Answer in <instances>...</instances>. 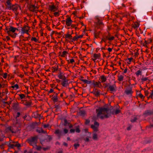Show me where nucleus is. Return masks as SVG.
<instances>
[{"instance_id":"1","label":"nucleus","mask_w":153,"mask_h":153,"mask_svg":"<svg viewBox=\"0 0 153 153\" xmlns=\"http://www.w3.org/2000/svg\"><path fill=\"white\" fill-rule=\"evenodd\" d=\"M96 111L97 117H99L100 114H106L104 116H101L100 117V118L102 119L104 118H108L111 116V114H114L113 111L111 112V109L107 108H99L96 109Z\"/></svg>"},{"instance_id":"2","label":"nucleus","mask_w":153,"mask_h":153,"mask_svg":"<svg viewBox=\"0 0 153 153\" xmlns=\"http://www.w3.org/2000/svg\"><path fill=\"white\" fill-rule=\"evenodd\" d=\"M16 30H18V29L11 26H10L8 27H6L5 31L9 36L13 38H15L17 34L15 33Z\"/></svg>"},{"instance_id":"3","label":"nucleus","mask_w":153,"mask_h":153,"mask_svg":"<svg viewBox=\"0 0 153 153\" xmlns=\"http://www.w3.org/2000/svg\"><path fill=\"white\" fill-rule=\"evenodd\" d=\"M38 140V136L37 135L33 137H31L27 139L26 140V142L30 146L34 147L35 145H36L37 143Z\"/></svg>"},{"instance_id":"4","label":"nucleus","mask_w":153,"mask_h":153,"mask_svg":"<svg viewBox=\"0 0 153 153\" xmlns=\"http://www.w3.org/2000/svg\"><path fill=\"white\" fill-rule=\"evenodd\" d=\"M19 131L18 128L17 127H13L12 126H9L7 127L5 130V131L7 133L10 132L12 133L16 134Z\"/></svg>"},{"instance_id":"5","label":"nucleus","mask_w":153,"mask_h":153,"mask_svg":"<svg viewBox=\"0 0 153 153\" xmlns=\"http://www.w3.org/2000/svg\"><path fill=\"white\" fill-rule=\"evenodd\" d=\"M13 143H14V144L10 143L8 145L9 149H13L15 147H16L18 148L21 147V145L18 143V142H13Z\"/></svg>"},{"instance_id":"6","label":"nucleus","mask_w":153,"mask_h":153,"mask_svg":"<svg viewBox=\"0 0 153 153\" xmlns=\"http://www.w3.org/2000/svg\"><path fill=\"white\" fill-rule=\"evenodd\" d=\"M99 123L96 121H95L94 123V125H91V128L93 129L94 131L97 132L99 130Z\"/></svg>"},{"instance_id":"7","label":"nucleus","mask_w":153,"mask_h":153,"mask_svg":"<svg viewBox=\"0 0 153 153\" xmlns=\"http://www.w3.org/2000/svg\"><path fill=\"white\" fill-rule=\"evenodd\" d=\"M108 90L111 93L115 92L117 90V87L115 84L112 85H109L108 88Z\"/></svg>"},{"instance_id":"8","label":"nucleus","mask_w":153,"mask_h":153,"mask_svg":"<svg viewBox=\"0 0 153 153\" xmlns=\"http://www.w3.org/2000/svg\"><path fill=\"white\" fill-rule=\"evenodd\" d=\"M22 103H23L25 105L29 107L32 105V102L31 100L28 101L27 100H22L21 101Z\"/></svg>"},{"instance_id":"9","label":"nucleus","mask_w":153,"mask_h":153,"mask_svg":"<svg viewBox=\"0 0 153 153\" xmlns=\"http://www.w3.org/2000/svg\"><path fill=\"white\" fill-rule=\"evenodd\" d=\"M30 29L29 27L27 25H24L23 27H22V32L23 33H26L28 34V31Z\"/></svg>"},{"instance_id":"10","label":"nucleus","mask_w":153,"mask_h":153,"mask_svg":"<svg viewBox=\"0 0 153 153\" xmlns=\"http://www.w3.org/2000/svg\"><path fill=\"white\" fill-rule=\"evenodd\" d=\"M145 117L153 115V110H147L145 111L143 113Z\"/></svg>"},{"instance_id":"11","label":"nucleus","mask_w":153,"mask_h":153,"mask_svg":"<svg viewBox=\"0 0 153 153\" xmlns=\"http://www.w3.org/2000/svg\"><path fill=\"white\" fill-rule=\"evenodd\" d=\"M28 8L30 11L36 13L37 10L36 9H38V7L34 5H30L28 6Z\"/></svg>"},{"instance_id":"12","label":"nucleus","mask_w":153,"mask_h":153,"mask_svg":"<svg viewBox=\"0 0 153 153\" xmlns=\"http://www.w3.org/2000/svg\"><path fill=\"white\" fill-rule=\"evenodd\" d=\"M11 0H7L6 2V6L7 8L9 10H11L12 5L11 3Z\"/></svg>"},{"instance_id":"13","label":"nucleus","mask_w":153,"mask_h":153,"mask_svg":"<svg viewBox=\"0 0 153 153\" xmlns=\"http://www.w3.org/2000/svg\"><path fill=\"white\" fill-rule=\"evenodd\" d=\"M19 7L20 8V9L21 10V7L19 6L17 4H13L12 6V8L11 10H12L13 11L15 12H17V11L19 8Z\"/></svg>"},{"instance_id":"14","label":"nucleus","mask_w":153,"mask_h":153,"mask_svg":"<svg viewBox=\"0 0 153 153\" xmlns=\"http://www.w3.org/2000/svg\"><path fill=\"white\" fill-rule=\"evenodd\" d=\"M66 24L68 26H70L73 22L70 17H69L66 19Z\"/></svg>"},{"instance_id":"15","label":"nucleus","mask_w":153,"mask_h":153,"mask_svg":"<svg viewBox=\"0 0 153 153\" xmlns=\"http://www.w3.org/2000/svg\"><path fill=\"white\" fill-rule=\"evenodd\" d=\"M54 134L57 135L59 138H60L62 135V132L60 131L59 129H56L54 132Z\"/></svg>"},{"instance_id":"16","label":"nucleus","mask_w":153,"mask_h":153,"mask_svg":"<svg viewBox=\"0 0 153 153\" xmlns=\"http://www.w3.org/2000/svg\"><path fill=\"white\" fill-rule=\"evenodd\" d=\"M58 8L54 5L49 6V10L52 12H54L57 10Z\"/></svg>"},{"instance_id":"17","label":"nucleus","mask_w":153,"mask_h":153,"mask_svg":"<svg viewBox=\"0 0 153 153\" xmlns=\"http://www.w3.org/2000/svg\"><path fill=\"white\" fill-rule=\"evenodd\" d=\"M19 103H13L12 105L13 109L15 110H18L19 108Z\"/></svg>"},{"instance_id":"18","label":"nucleus","mask_w":153,"mask_h":153,"mask_svg":"<svg viewBox=\"0 0 153 153\" xmlns=\"http://www.w3.org/2000/svg\"><path fill=\"white\" fill-rule=\"evenodd\" d=\"M140 118V116L138 115H136L134 116L132 118H131V123H134L136 121V120Z\"/></svg>"},{"instance_id":"19","label":"nucleus","mask_w":153,"mask_h":153,"mask_svg":"<svg viewBox=\"0 0 153 153\" xmlns=\"http://www.w3.org/2000/svg\"><path fill=\"white\" fill-rule=\"evenodd\" d=\"M97 21L96 22V27L99 28V26H102L104 25L102 22L98 18L97 19Z\"/></svg>"},{"instance_id":"20","label":"nucleus","mask_w":153,"mask_h":153,"mask_svg":"<svg viewBox=\"0 0 153 153\" xmlns=\"http://www.w3.org/2000/svg\"><path fill=\"white\" fill-rule=\"evenodd\" d=\"M97 89L95 88V89H94L92 92L91 93L93 94L96 97H98L100 95V92L99 91H97Z\"/></svg>"},{"instance_id":"21","label":"nucleus","mask_w":153,"mask_h":153,"mask_svg":"<svg viewBox=\"0 0 153 153\" xmlns=\"http://www.w3.org/2000/svg\"><path fill=\"white\" fill-rule=\"evenodd\" d=\"M63 80L62 81L61 83V85L63 87H66L68 85V80Z\"/></svg>"},{"instance_id":"22","label":"nucleus","mask_w":153,"mask_h":153,"mask_svg":"<svg viewBox=\"0 0 153 153\" xmlns=\"http://www.w3.org/2000/svg\"><path fill=\"white\" fill-rule=\"evenodd\" d=\"M36 131L39 133H42L44 134H45L47 133L46 131L43 130L42 128L36 129Z\"/></svg>"},{"instance_id":"23","label":"nucleus","mask_w":153,"mask_h":153,"mask_svg":"<svg viewBox=\"0 0 153 153\" xmlns=\"http://www.w3.org/2000/svg\"><path fill=\"white\" fill-rule=\"evenodd\" d=\"M80 80L83 82L84 83L87 84H90L92 83V81H89L86 79H80Z\"/></svg>"},{"instance_id":"24","label":"nucleus","mask_w":153,"mask_h":153,"mask_svg":"<svg viewBox=\"0 0 153 153\" xmlns=\"http://www.w3.org/2000/svg\"><path fill=\"white\" fill-rule=\"evenodd\" d=\"M101 81L102 82H105L107 80V78L104 75L101 76Z\"/></svg>"},{"instance_id":"25","label":"nucleus","mask_w":153,"mask_h":153,"mask_svg":"<svg viewBox=\"0 0 153 153\" xmlns=\"http://www.w3.org/2000/svg\"><path fill=\"white\" fill-rule=\"evenodd\" d=\"M125 93L127 95L131 94L133 91L131 89L126 90L125 91Z\"/></svg>"},{"instance_id":"26","label":"nucleus","mask_w":153,"mask_h":153,"mask_svg":"<svg viewBox=\"0 0 153 153\" xmlns=\"http://www.w3.org/2000/svg\"><path fill=\"white\" fill-rule=\"evenodd\" d=\"M99 81L96 82L94 80L92 81V84L94 85V87H97L98 86Z\"/></svg>"},{"instance_id":"27","label":"nucleus","mask_w":153,"mask_h":153,"mask_svg":"<svg viewBox=\"0 0 153 153\" xmlns=\"http://www.w3.org/2000/svg\"><path fill=\"white\" fill-rule=\"evenodd\" d=\"M100 33V31L97 32L96 31H95L94 33V38H98L99 36V35Z\"/></svg>"},{"instance_id":"28","label":"nucleus","mask_w":153,"mask_h":153,"mask_svg":"<svg viewBox=\"0 0 153 153\" xmlns=\"http://www.w3.org/2000/svg\"><path fill=\"white\" fill-rule=\"evenodd\" d=\"M100 56L101 55L100 53L98 54L94 53L93 54V57L94 58L96 59H99V58L100 57Z\"/></svg>"},{"instance_id":"29","label":"nucleus","mask_w":153,"mask_h":153,"mask_svg":"<svg viewBox=\"0 0 153 153\" xmlns=\"http://www.w3.org/2000/svg\"><path fill=\"white\" fill-rule=\"evenodd\" d=\"M139 24L138 22H135L133 25L132 27L134 29L138 27L139 26Z\"/></svg>"},{"instance_id":"30","label":"nucleus","mask_w":153,"mask_h":153,"mask_svg":"<svg viewBox=\"0 0 153 153\" xmlns=\"http://www.w3.org/2000/svg\"><path fill=\"white\" fill-rule=\"evenodd\" d=\"M66 93L65 92H63L60 95V97L61 98H62L63 99H64V97L65 98H67V97L66 96Z\"/></svg>"},{"instance_id":"31","label":"nucleus","mask_w":153,"mask_h":153,"mask_svg":"<svg viewBox=\"0 0 153 153\" xmlns=\"http://www.w3.org/2000/svg\"><path fill=\"white\" fill-rule=\"evenodd\" d=\"M135 74L137 77L140 75H142V71L140 70H138L135 73Z\"/></svg>"},{"instance_id":"32","label":"nucleus","mask_w":153,"mask_h":153,"mask_svg":"<svg viewBox=\"0 0 153 153\" xmlns=\"http://www.w3.org/2000/svg\"><path fill=\"white\" fill-rule=\"evenodd\" d=\"M51 99L54 102H57L58 101V97H56V96H54L52 97Z\"/></svg>"},{"instance_id":"33","label":"nucleus","mask_w":153,"mask_h":153,"mask_svg":"<svg viewBox=\"0 0 153 153\" xmlns=\"http://www.w3.org/2000/svg\"><path fill=\"white\" fill-rule=\"evenodd\" d=\"M124 76L122 75L118 76V80L119 81H121L123 80Z\"/></svg>"},{"instance_id":"34","label":"nucleus","mask_w":153,"mask_h":153,"mask_svg":"<svg viewBox=\"0 0 153 153\" xmlns=\"http://www.w3.org/2000/svg\"><path fill=\"white\" fill-rule=\"evenodd\" d=\"M113 111H114V114H115L116 115H117L121 112L120 110L118 109H116L115 111H114V110H113L112 111L111 110V112Z\"/></svg>"},{"instance_id":"35","label":"nucleus","mask_w":153,"mask_h":153,"mask_svg":"<svg viewBox=\"0 0 153 153\" xmlns=\"http://www.w3.org/2000/svg\"><path fill=\"white\" fill-rule=\"evenodd\" d=\"M65 38L66 39H72V36L71 34L68 33L67 34L65 35Z\"/></svg>"},{"instance_id":"36","label":"nucleus","mask_w":153,"mask_h":153,"mask_svg":"<svg viewBox=\"0 0 153 153\" xmlns=\"http://www.w3.org/2000/svg\"><path fill=\"white\" fill-rule=\"evenodd\" d=\"M93 139L95 140H97L98 139L97 135L96 133H94L93 135Z\"/></svg>"},{"instance_id":"37","label":"nucleus","mask_w":153,"mask_h":153,"mask_svg":"<svg viewBox=\"0 0 153 153\" xmlns=\"http://www.w3.org/2000/svg\"><path fill=\"white\" fill-rule=\"evenodd\" d=\"M79 126L78 125L75 127L76 128L75 131H76V132L77 133H79L81 131L79 129Z\"/></svg>"},{"instance_id":"38","label":"nucleus","mask_w":153,"mask_h":153,"mask_svg":"<svg viewBox=\"0 0 153 153\" xmlns=\"http://www.w3.org/2000/svg\"><path fill=\"white\" fill-rule=\"evenodd\" d=\"M64 76L62 75V73L60 71L59 73V75H58V77L59 79H62V77Z\"/></svg>"},{"instance_id":"39","label":"nucleus","mask_w":153,"mask_h":153,"mask_svg":"<svg viewBox=\"0 0 153 153\" xmlns=\"http://www.w3.org/2000/svg\"><path fill=\"white\" fill-rule=\"evenodd\" d=\"M68 53V52L66 51H63L62 53V54L60 55L62 57H65L66 54Z\"/></svg>"},{"instance_id":"40","label":"nucleus","mask_w":153,"mask_h":153,"mask_svg":"<svg viewBox=\"0 0 153 153\" xmlns=\"http://www.w3.org/2000/svg\"><path fill=\"white\" fill-rule=\"evenodd\" d=\"M11 87L14 89L15 88L16 89H18L19 88V85L17 84H16L14 85H12Z\"/></svg>"},{"instance_id":"41","label":"nucleus","mask_w":153,"mask_h":153,"mask_svg":"<svg viewBox=\"0 0 153 153\" xmlns=\"http://www.w3.org/2000/svg\"><path fill=\"white\" fill-rule=\"evenodd\" d=\"M34 146H36V149L38 151H40L42 148L41 146H38L36 144V145H35Z\"/></svg>"},{"instance_id":"42","label":"nucleus","mask_w":153,"mask_h":153,"mask_svg":"<svg viewBox=\"0 0 153 153\" xmlns=\"http://www.w3.org/2000/svg\"><path fill=\"white\" fill-rule=\"evenodd\" d=\"M19 96L21 99H24L25 97V95L24 94H19Z\"/></svg>"},{"instance_id":"43","label":"nucleus","mask_w":153,"mask_h":153,"mask_svg":"<svg viewBox=\"0 0 153 153\" xmlns=\"http://www.w3.org/2000/svg\"><path fill=\"white\" fill-rule=\"evenodd\" d=\"M64 122L63 125L64 126H66L68 125V123H69L68 122L67 120L66 119H64Z\"/></svg>"},{"instance_id":"44","label":"nucleus","mask_w":153,"mask_h":153,"mask_svg":"<svg viewBox=\"0 0 153 153\" xmlns=\"http://www.w3.org/2000/svg\"><path fill=\"white\" fill-rule=\"evenodd\" d=\"M79 146H80L79 144L78 143H75L74 145V149H77L78 147H79Z\"/></svg>"},{"instance_id":"45","label":"nucleus","mask_w":153,"mask_h":153,"mask_svg":"<svg viewBox=\"0 0 153 153\" xmlns=\"http://www.w3.org/2000/svg\"><path fill=\"white\" fill-rule=\"evenodd\" d=\"M67 62L68 64H69L70 63L72 64L73 62H74V59H72L70 60V62L69 61V60H67Z\"/></svg>"},{"instance_id":"46","label":"nucleus","mask_w":153,"mask_h":153,"mask_svg":"<svg viewBox=\"0 0 153 153\" xmlns=\"http://www.w3.org/2000/svg\"><path fill=\"white\" fill-rule=\"evenodd\" d=\"M31 41H34L35 42H37L38 40L36 38L34 37H32L31 39Z\"/></svg>"},{"instance_id":"47","label":"nucleus","mask_w":153,"mask_h":153,"mask_svg":"<svg viewBox=\"0 0 153 153\" xmlns=\"http://www.w3.org/2000/svg\"><path fill=\"white\" fill-rule=\"evenodd\" d=\"M148 80H149V79L148 77H143L141 79V80L143 82L145 81Z\"/></svg>"},{"instance_id":"48","label":"nucleus","mask_w":153,"mask_h":153,"mask_svg":"<svg viewBox=\"0 0 153 153\" xmlns=\"http://www.w3.org/2000/svg\"><path fill=\"white\" fill-rule=\"evenodd\" d=\"M20 115H21V114H20V112H17V114H16V116L15 117V119H16V120H17V118L20 117Z\"/></svg>"},{"instance_id":"49","label":"nucleus","mask_w":153,"mask_h":153,"mask_svg":"<svg viewBox=\"0 0 153 153\" xmlns=\"http://www.w3.org/2000/svg\"><path fill=\"white\" fill-rule=\"evenodd\" d=\"M7 97H6L4 99L2 100V101L4 104H8V103L7 102H5L4 101H6V100H7Z\"/></svg>"},{"instance_id":"50","label":"nucleus","mask_w":153,"mask_h":153,"mask_svg":"<svg viewBox=\"0 0 153 153\" xmlns=\"http://www.w3.org/2000/svg\"><path fill=\"white\" fill-rule=\"evenodd\" d=\"M42 149L44 151H46L50 149V147H43L42 148Z\"/></svg>"},{"instance_id":"51","label":"nucleus","mask_w":153,"mask_h":153,"mask_svg":"<svg viewBox=\"0 0 153 153\" xmlns=\"http://www.w3.org/2000/svg\"><path fill=\"white\" fill-rule=\"evenodd\" d=\"M72 41H77L78 39V38H77V36H74V37H73L72 39Z\"/></svg>"},{"instance_id":"52","label":"nucleus","mask_w":153,"mask_h":153,"mask_svg":"<svg viewBox=\"0 0 153 153\" xmlns=\"http://www.w3.org/2000/svg\"><path fill=\"white\" fill-rule=\"evenodd\" d=\"M90 122V121L88 119H86L85 122V125H87Z\"/></svg>"},{"instance_id":"53","label":"nucleus","mask_w":153,"mask_h":153,"mask_svg":"<svg viewBox=\"0 0 153 153\" xmlns=\"http://www.w3.org/2000/svg\"><path fill=\"white\" fill-rule=\"evenodd\" d=\"M48 138L47 141L48 142H50L51 140H52V137H51V136L50 135H48Z\"/></svg>"},{"instance_id":"54","label":"nucleus","mask_w":153,"mask_h":153,"mask_svg":"<svg viewBox=\"0 0 153 153\" xmlns=\"http://www.w3.org/2000/svg\"><path fill=\"white\" fill-rule=\"evenodd\" d=\"M138 96L141 98L143 99L145 97L141 93H140L138 94Z\"/></svg>"},{"instance_id":"55","label":"nucleus","mask_w":153,"mask_h":153,"mask_svg":"<svg viewBox=\"0 0 153 153\" xmlns=\"http://www.w3.org/2000/svg\"><path fill=\"white\" fill-rule=\"evenodd\" d=\"M7 73H4L3 75H2L4 79H6L7 77Z\"/></svg>"},{"instance_id":"56","label":"nucleus","mask_w":153,"mask_h":153,"mask_svg":"<svg viewBox=\"0 0 153 153\" xmlns=\"http://www.w3.org/2000/svg\"><path fill=\"white\" fill-rule=\"evenodd\" d=\"M79 113L81 115H84L85 114V111H80L79 112Z\"/></svg>"},{"instance_id":"57","label":"nucleus","mask_w":153,"mask_h":153,"mask_svg":"<svg viewBox=\"0 0 153 153\" xmlns=\"http://www.w3.org/2000/svg\"><path fill=\"white\" fill-rule=\"evenodd\" d=\"M54 16H57L59 15V12H55L54 13Z\"/></svg>"},{"instance_id":"58","label":"nucleus","mask_w":153,"mask_h":153,"mask_svg":"<svg viewBox=\"0 0 153 153\" xmlns=\"http://www.w3.org/2000/svg\"><path fill=\"white\" fill-rule=\"evenodd\" d=\"M75 131V129H71L70 130V132L71 133H74Z\"/></svg>"},{"instance_id":"59","label":"nucleus","mask_w":153,"mask_h":153,"mask_svg":"<svg viewBox=\"0 0 153 153\" xmlns=\"http://www.w3.org/2000/svg\"><path fill=\"white\" fill-rule=\"evenodd\" d=\"M144 93L146 96H147L149 94V92L147 90L145 91Z\"/></svg>"},{"instance_id":"60","label":"nucleus","mask_w":153,"mask_h":153,"mask_svg":"<svg viewBox=\"0 0 153 153\" xmlns=\"http://www.w3.org/2000/svg\"><path fill=\"white\" fill-rule=\"evenodd\" d=\"M49 126L50 125L49 124H45L43 125V127L44 128H48Z\"/></svg>"},{"instance_id":"61","label":"nucleus","mask_w":153,"mask_h":153,"mask_svg":"<svg viewBox=\"0 0 153 153\" xmlns=\"http://www.w3.org/2000/svg\"><path fill=\"white\" fill-rule=\"evenodd\" d=\"M63 131L65 134H67L68 132V130L66 128H64L63 129Z\"/></svg>"},{"instance_id":"62","label":"nucleus","mask_w":153,"mask_h":153,"mask_svg":"<svg viewBox=\"0 0 153 153\" xmlns=\"http://www.w3.org/2000/svg\"><path fill=\"white\" fill-rule=\"evenodd\" d=\"M98 86L97 87H98L99 88H101L102 87V85L101 84V82H100V81H99V84H98Z\"/></svg>"},{"instance_id":"63","label":"nucleus","mask_w":153,"mask_h":153,"mask_svg":"<svg viewBox=\"0 0 153 153\" xmlns=\"http://www.w3.org/2000/svg\"><path fill=\"white\" fill-rule=\"evenodd\" d=\"M114 37L113 36H112L111 37H110V38H108V39L109 40H112L114 39Z\"/></svg>"},{"instance_id":"64","label":"nucleus","mask_w":153,"mask_h":153,"mask_svg":"<svg viewBox=\"0 0 153 153\" xmlns=\"http://www.w3.org/2000/svg\"><path fill=\"white\" fill-rule=\"evenodd\" d=\"M58 70V68H54L53 70H52V72H54L55 71H57Z\"/></svg>"}]
</instances>
